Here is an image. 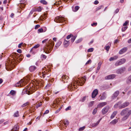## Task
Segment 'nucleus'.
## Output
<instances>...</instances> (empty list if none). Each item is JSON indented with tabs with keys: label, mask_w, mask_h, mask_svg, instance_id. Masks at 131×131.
Listing matches in <instances>:
<instances>
[{
	"label": "nucleus",
	"mask_w": 131,
	"mask_h": 131,
	"mask_svg": "<svg viewBox=\"0 0 131 131\" xmlns=\"http://www.w3.org/2000/svg\"><path fill=\"white\" fill-rule=\"evenodd\" d=\"M54 45V43L52 40H49L48 43L46 44V45L44 47L43 49V52L46 53H49L52 50Z\"/></svg>",
	"instance_id": "obj_4"
},
{
	"label": "nucleus",
	"mask_w": 131,
	"mask_h": 131,
	"mask_svg": "<svg viewBox=\"0 0 131 131\" xmlns=\"http://www.w3.org/2000/svg\"><path fill=\"white\" fill-rule=\"evenodd\" d=\"M25 46V43H23V42H21L18 45V47L19 48H21V46L24 47Z\"/></svg>",
	"instance_id": "obj_34"
},
{
	"label": "nucleus",
	"mask_w": 131,
	"mask_h": 131,
	"mask_svg": "<svg viewBox=\"0 0 131 131\" xmlns=\"http://www.w3.org/2000/svg\"><path fill=\"white\" fill-rule=\"evenodd\" d=\"M91 60H90L86 62V64H88L90 63H91Z\"/></svg>",
	"instance_id": "obj_58"
},
{
	"label": "nucleus",
	"mask_w": 131,
	"mask_h": 131,
	"mask_svg": "<svg viewBox=\"0 0 131 131\" xmlns=\"http://www.w3.org/2000/svg\"><path fill=\"white\" fill-rule=\"evenodd\" d=\"M61 107H60V108L57 110V111H56L55 112V113H57L58 112H59L60 111V110H61Z\"/></svg>",
	"instance_id": "obj_54"
},
{
	"label": "nucleus",
	"mask_w": 131,
	"mask_h": 131,
	"mask_svg": "<svg viewBox=\"0 0 131 131\" xmlns=\"http://www.w3.org/2000/svg\"><path fill=\"white\" fill-rule=\"evenodd\" d=\"M42 9V8L41 7H39L37 8H34L30 12V14H32L33 11H38L40 12Z\"/></svg>",
	"instance_id": "obj_10"
},
{
	"label": "nucleus",
	"mask_w": 131,
	"mask_h": 131,
	"mask_svg": "<svg viewBox=\"0 0 131 131\" xmlns=\"http://www.w3.org/2000/svg\"><path fill=\"white\" fill-rule=\"evenodd\" d=\"M103 5H101L99 6L98 7L96 8V11H98V10L101 9L102 8H103Z\"/></svg>",
	"instance_id": "obj_37"
},
{
	"label": "nucleus",
	"mask_w": 131,
	"mask_h": 131,
	"mask_svg": "<svg viewBox=\"0 0 131 131\" xmlns=\"http://www.w3.org/2000/svg\"><path fill=\"white\" fill-rule=\"evenodd\" d=\"M117 113V111H114L113 114H112L111 116V118H113L115 116V115Z\"/></svg>",
	"instance_id": "obj_29"
},
{
	"label": "nucleus",
	"mask_w": 131,
	"mask_h": 131,
	"mask_svg": "<svg viewBox=\"0 0 131 131\" xmlns=\"http://www.w3.org/2000/svg\"><path fill=\"white\" fill-rule=\"evenodd\" d=\"M118 119H115L112 121L111 122V123L113 124H116L118 122Z\"/></svg>",
	"instance_id": "obj_30"
},
{
	"label": "nucleus",
	"mask_w": 131,
	"mask_h": 131,
	"mask_svg": "<svg viewBox=\"0 0 131 131\" xmlns=\"http://www.w3.org/2000/svg\"><path fill=\"white\" fill-rule=\"evenodd\" d=\"M69 44V41H67L64 40V46L66 47H67Z\"/></svg>",
	"instance_id": "obj_24"
},
{
	"label": "nucleus",
	"mask_w": 131,
	"mask_h": 131,
	"mask_svg": "<svg viewBox=\"0 0 131 131\" xmlns=\"http://www.w3.org/2000/svg\"><path fill=\"white\" fill-rule=\"evenodd\" d=\"M127 82L128 83L131 82V75H130L127 79Z\"/></svg>",
	"instance_id": "obj_31"
},
{
	"label": "nucleus",
	"mask_w": 131,
	"mask_h": 131,
	"mask_svg": "<svg viewBox=\"0 0 131 131\" xmlns=\"http://www.w3.org/2000/svg\"><path fill=\"white\" fill-rule=\"evenodd\" d=\"M18 55V54L16 53L13 54V56L10 57L9 60L7 61L5 63V66L6 69L7 70H8L9 69L11 70L14 67L15 63V61H16L19 56Z\"/></svg>",
	"instance_id": "obj_1"
},
{
	"label": "nucleus",
	"mask_w": 131,
	"mask_h": 131,
	"mask_svg": "<svg viewBox=\"0 0 131 131\" xmlns=\"http://www.w3.org/2000/svg\"><path fill=\"white\" fill-rule=\"evenodd\" d=\"M85 128V126H83L82 127L80 128L79 129V131H81L84 130Z\"/></svg>",
	"instance_id": "obj_42"
},
{
	"label": "nucleus",
	"mask_w": 131,
	"mask_h": 131,
	"mask_svg": "<svg viewBox=\"0 0 131 131\" xmlns=\"http://www.w3.org/2000/svg\"><path fill=\"white\" fill-rule=\"evenodd\" d=\"M4 121V120L2 119L0 120V124H1Z\"/></svg>",
	"instance_id": "obj_56"
},
{
	"label": "nucleus",
	"mask_w": 131,
	"mask_h": 131,
	"mask_svg": "<svg viewBox=\"0 0 131 131\" xmlns=\"http://www.w3.org/2000/svg\"><path fill=\"white\" fill-rule=\"evenodd\" d=\"M128 22L127 21H125V23H124L123 24V26H125L127 25L128 24Z\"/></svg>",
	"instance_id": "obj_62"
},
{
	"label": "nucleus",
	"mask_w": 131,
	"mask_h": 131,
	"mask_svg": "<svg viewBox=\"0 0 131 131\" xmlns=\"http://www.w3.org/2000/svg\"><path fill=\"white\" fill-rule=\"evenodd\" d=\"M73 37V35H68L67 37V39H69L70 38L72 37Z\"/></svg>",
	"instance_id": "obj_45"
},
{
	"label": "nucleus",
	"mask_w": 131,
	"mask_h": 131,
	"mask_svg": "<svg viewBox=\"0 0 131 131\" xmlns=\"http://www.w3.org/2000/svg\"><path fill=\"white\" fill-rule=\"evenodd\" d=\"M27 78H25V79H21L18 82L17 84L16 85V86H20L21 87L24 85L26 82V79Z\"/></svg>",
	"instance_id": "obj_5"
},
{
	"label": "nucleus",
	"mask_w": 131,
	"mask_h": 131,
	"mask_svg": "<svg viewBox=\"0 0 131 131\" xmlns=\"http://www.w3.org/2000/svg\"><path fill=\"white\" fill-rule=\"evenodd\" d=\"M64 125L67 127V125H68L69 124V121L67 120H65L64 121Z\"/></svg>",
	"instance_id": "obj_36"
},
{
	"label": "nucleus",
	"mask_w": 131,
	"mask_h": 131,
	"mask_svg": "<svg viewBox=\"0 0 131 131\" xmlns=\"http://www.w3.org/2000/svg\"><path fill=\"white\" fill-rule=\"evenodd\" d=\"M94 101H92L90 102L89 104V106H92L93 104H94Z\"/></svg>",
	"instance_id": "obj_50"
},
{
	"label": "nucleus",
	"mask_w": 131,
	"mask_h": 131,
	"mask_svg": "<svg viewBox=\"0 0 131 131\" xmlns=\"http://www.w3.org/2000/svg\"><path fill=\"white\" fill-rule=\"evenodd\" d=\"M19 128V126L18 125H15L14 128L12 129V131H17Z\"/></svg>",
	"instance_id": "obj_26"
},
{
	"label": "nucleus",
	"mask_w": 131,
	"mask_h": 131,
	"mask_svg": "<svg viewBox=\"0 0 131 131\" xmlns=\"http://www.w3.org/2000/svg\"><path fill=\"white\" fill-rule=\"evenodd\" d=\"M48 39H45L44 40L42 41V43H43L45 42H46L48 41Z\"/></svg>",
	"instance_id": "obj_60"
},
{
	"label": "nucleus",
	"mask_w": 131,
	"mask_h": 131,
	"mask_svg": "<svg viewBox=\"0 0 131 131\" xmlns=\"http://www.w3.org/2000/svg\"><path fill=\"white\" fill-rule=\"evenodd\" d=\"M17 52L19 53H21V49H19L17 50Z\"/></svg>",
	"instance_id": "obj_63"
},
{
	"label": "nucleus",
	"mask_w": 131,
	"mask_h": 131,
	"mask_svg": "<svg viewBox=\"0 0 131 131\" xmlns=\"http://www.w3.org/2000/svg\"><path fill=\"white\" fill-rule=\"evenodd\" d=\"M41 56L44 59H46L47 57V56L44 54L41 55Z\"/></svg>",
	"instance_id": "obj_59"
},
{
	"label": "nucleus",
	"mask_w": 131,
	"mask_h": 131,
	"mask_svg": "<svg viewBox=\"0 0 131 131\" xmlns=\"http://www.w3.org/2000/svg\"><path fill=\"white\" fill-rule=\"evenodd\" d=\"M115 77V74H112L106 76L105 79L106 80L112 79L114 78Z\"/></svg>",
	"instance_id": "obj_12"
},
{
	"label": "nucleus",
	"mask_w": 131,
	"mask_h": 131,
	"mask_svg": "<svg viewBox=\"0 0 131 131\" xmlns=\"http://www.w3.org/2000/svg\"><path fill=\"white\" fill-rule=\"evenodd\" d=\"M86 98V96L84 97L81 100V101L82 102H84Z\"/></svg>",
	"instance_id": "obj_61"
},
{
	"label": "nucleus",
	"mask_w": 131,
	"mask_h": 131,
	"mask_svg": "<svg viewBox=\"0 0 131 131\" xmlns=\"http://www.w3.org/2000/svg\"><path fill=\"white\" fill-rule=\"evenodd\" d=\"M129 104V102H126L121 104V106L120 107L122 108H124L128 106Z\"/></svg>",
	"instance_id": "obj_14"
},
{
	"label": "nucleus",
	"mask_w": 131,
	"mask_h": 131,
	"mask_svg": "<svg viewBox=\"0 0 131 131\" xmlns=\"http://www.w3.org/2000/svg\"><path fill=\"white\" fill-rule=\"evenodd\" d=\"M102 64V63L101 62H100L98 64V66H97V70H98V71L100 69L101 66V64Z\"/></svg>",
	"instance_id": "obj_32"
},
{
	"label": "nucleus",
	"mask_w": 131,
	"mask_h": 131,
	"mask_svg": "<svg viewBox=\"0 0 131 131\" xmlns=\"http://www.w3.org/2000/svg\"><path fill=\"white\" fill-rule=\"evenodd\" d=\"M109 108V107L108 106H107L104 108L102 109V114H106L108 112Z\"/></svg>",
	"instance_id": "obj_9"
},
{
	"label": "nucleus",
	"mask_w": 131,
	"mask_h": 131,
	"mask_svg": "<svg viewBox=\"0 0 131 131\" xmlns=\"http://www.w3.org/2000/svg\"><path fill=\"white\" fill-rule=\"evenodd\" d=\"M35 87L36 89H38L39 87L42 86L43 85V83L42 80L37 81L35 84Z\"/></svg>",
	"instance_id": "obj_8"
},
{
	"label": "nucleus",
	"mask_w": 131,
	"mask_h": 131,
	"mask_svg": "<svg viewBox=\"0 0 131 131\" xmlns=\"http://www.w3.org/2000/svg\"><path fill=\"white\" fill-rule=\"evenodd\" d=\"M105 98L106 97L105 96L103 95L100 98V99L101 100H104L105 99Z\"/></svg>",
	"instance_id": "obj_53"
},
{
	"label": "nucleus",
	"mask_w": 131,
	"mask_h": 131,
	"mask_svg": "<svg viewBox=\"0 0 131 131\" xmlns=\"http://www.w3.org/2000/svg\"><path fill=\"white\" fill-rule=\"evenodd\" d=\"M42 105L41 102H40L39 103H38V105L36 106V108H38V107H40Z\"/></svg>",
	"instance_id": "obj_49"
},
{
	"label": "nucleus",
	"mask_w": 131,
	"mask_h": 131,
	"mask_svg": "<svg viewBox=\"0 0 131 131\" xmlns=\"http://www.w3.org/2000/svg\"><path fill=\"white\" fill-rule=\"evenodd\" d=\"M122 102L121 101H119L114 105V107L115 108L119 107V109H122V108H120V107L121 106Z\"/></svg>",
	"instance_id": "obj_18"
},
{
	"label": "nucleus",
	"mask_w": 131,
	"mask_h": 131,
	"mask_svg": "<svg viewBox=\"0 0 131 131\" xmlns=\"http://www.w3.org/2000/svg\"><path fill=\"white\" fill-rule=\"evenodd\" d=\"M98 93V91L97 89L94 90L92 93V98H95Z\"/></svg>",
	"instance_id": "obj_13"
},
{
	"label": "nucleus",
	"mask_w": 131,
	"mask_h": 131,
	"mask_svg": "<svg viewBox=\"0 0 131 131\" xmlns=\"http://www.w3.org/2000/svg\"><path fill=\"white\" fill-rule=\"evenodd\" d=\"M49 111L48 110H46L44 114H46L48 113L49 112Z\"/></svg>",
	"instance_id": "obj_64"
},
{
	"label": "nucleus",
	"mask_w": 131,
	"mask_h": 131,
	"mask_svg": "<svg viewBox=\"0 0 131 131\" xmlns=\"http://www.w3.org/2000/svg\"><path fill=\"white\" fill-rule=\"evenodd\" d=\"M119 93V92L118 91H116L114 94L113 96H112V98L113 99L115 97H117Z\"/></svg>",
	"instance_id": "obj_22"
},
{
	"label": "nucleus",
	"mask_w": 131,
	"mask_h": 131,
	"mask_svg": "<svg viewBox=\"0 0 131 131\" xmlns=\"http://www.w3.org/2000/svg\"><path fill=\"white\" fill-rule=\"evenodd\" d=\"M77 37V36H73V37H72L71 38V41L72 42H74V41L75 40Z\"/></svg>",
	"instance_id": "obj_33"
},
{
	"label": "nucleus",
	"mask_w": 131,
	"mask_h": 131,
	"mask_svg": "<svg viewBox=\"0 0 131 131\" xmlns=\"http://www.w3.org/2000/svg\"><path fill=\"white\" fill-rule=\"evenodd\" d=\"M19 112L18 111H17L15 112L14 115V117H18L19 116Z\"/></svg>",
	"instance_id": "obj_35"
},
{
	"label": "nucleus",
	"mask_w": 131,
	"mask_h": 131,
	"mask_svg": "<svg viewBox=\"0 0 131 131\" xmlns=\"http://www.w3.org/2000/svg\"><path fill=\"white\" fill-rule=\"evenodd\" d=\"M127 47H124L122 49L120 50L119 53L120 54H121L126 52L127 50Z\"/></svg>",
	"instance_id": "obj_19"
},
{
	"label": "nucleus",
	"mask_w": 131,
	"mask_h": 131,
	"mask_svg": "<svg viewBox=\"0 0 131 131\" xmlns=\"http://www.w3.org/2000/svg\"><path fill=\"white\" fill-rule=\"evenodd\" d=\"M101 119L102 118H101L100 120L98 121L96 123H94L92 124L91 125V126H92V127H96L99 124Z\"/></svg>",
	"instance_id": "obj_20"
},
{
	"label": "nucleus",
	"mask_w": 131,
	"mask_h": 131,
	"mask_svg": "<svg viewBox=\"0 0 131 131\" xmlns=\"http://www.w3.org/2000/svg\"><path fill=\"white\" fill-rule=\"evenodd\" d=\"M73 11L74 12H76L79 9L80 7L79 6H76L74 8L73 7H72Z\"/></svg>",
	"instance_id": "obj_25"
},
{
	"label": "nucleus",
	"mask_w": 131,
	"mask_h": 131,
	"mask_svg": "<svg viewBox=\"0 0 131 131\" xmlns=\"http://www.w3.org/2000/svg\"><path fill=\"white\" fill-rule=\"evenodd\" d=\"M97 23H94L93 24L91 25L92 26H96L97 25Z\"/></svg>",
	"instance_id": "obj_57"
},
{
	"label": "nucleus",
	"mask_w": 131,
	"mask_h": 131,
	"mask_svg": "<svg viewBox=\"0 0 131 131\" xmlns=\"http://www.w3.org/2000/svg\"><path fill=\"white\" fill-rule=\"evenodd\" d=\"M62 43L61 41H59L56 44L55 46L54 47V49H57L60 46Z\"/></svg>",
	"instance_id": "obj_21"
},
{
	"label": "nucleus",
	"mask_w": 131,
	"mask_h": 131,
	"mask_svg": "<svg viewBox=\"0 0 131 131\" xmlns=\"http://www.w3.org/2000/svg\"><path fill=\"white\" fill-rule=\"evenodd\" d=\"M121 115L123 116L121 119L122 121H124L127 119L131 114V110L128 108L123 109L121 112Z\"/></svg>",
	"instance_id": "obj_3"
},
{
	"label": "nucleus",
	"mask_w": 131,
	"mask_h": 131,
	"mask_svg": "<svg viewBox=\"0 0 131 131\" xmlns=\"http://www.w3.org/2000/svg\"><path fill=\"white\" fill-rule=\"evenodd\" d=\"M36 67L35 66H31L29 68V70L30 72H33L35 71Z\"/></svg>",
	"instance_id": "obj_23"
},
{
	"label": "nucleus",
	"mask_w": 131,
	"mask_h": 131,
	"mask_svg": "<svg viewBox=\"0 0 131 131\" xmlns=\"http://www.w3.org/2000/svg\"><path fill=\"white\" fill-rule=\"evenodd\" d=\"M65 19L63 17L61 16H58L55 18L54 21L57 23H61L64 21Z\"/></svg>",
	"instance_id": "obj_6"
},
{
	"label": "nucleus",
	"mask_w": 131,
	"mask_h": 131,
	"mask_svg": "<svg viewBox=\"0 0 131 131\" xmlns=\"http://www.w3.org/2000/svg\"><path fill=\"white\" fill-rule=\"evenodd\" d=\"M71 107L70 106H69L66 109V110L67 111L71 109Z\"/></svg>",
	"instance_id": "obj_55"
},
{
	"label": "nucleus",
	"mask_w": 131,
	"mask_h": 131,
	"mask_svg": "<svg viewBox=\"0 0 131 131\" xmlns=\"http://www.w3.org/2000/svg\"><path fill=\"white\" fill-rule=\"evenodd\" d=\"M46 30V28H45V31H43V29L41 28L40 29H39L38 30V33L42 32L45 31Z\"/></svg>",
	"instance_id": "obj_38"
},
{
	"label": "nucleus",
	"mask_w": 131,
	"mask_h": 131,
	"mask_svg": "<svg viewBox=\"0 0 131 131\" xmlns=\"http://www.w3.org/2000/svg\"><path fill=\"white\" fill-rule=\"evenodd\" d=\"M93 50V48H89L88 50V52H92Z\"/></svg>",
	"instance_id": "obj_46"
},
{
	"label": "nucleus",
	"mask_w": 131,
	"mask_h": 131,
	"mask_svg": "<svg viewBox=\"0 0 131 131\" xmlns=\"http://www.w3.org/2000/svg\"><path fill=\"white\" fill-rule=\"evenodd\" d=\"M97 108H95L93 111L92 112V114L94 115L97 112Z\"/></svg>",
	"instance_id": "obj_39"
},
{
	"label": "nucleus",
	"mask_w": 131,
	"mask_h": 131,
	"mask_svg": "<svg viewBox=\"0 0 131 131\" xmlns=\"http://www.w3.org/2000/svg\"><path fill=\"white\" fill-rule=\"evenodd\" d=\"M107 104L106 102H103L99 103L97 106V108H101Z\"/></svg>",
	"instance_id": "obj_17"
},
{
	"label": "nucleus",
	"mask_w": 131,
	"mask_h": 131,
	"mask_svg": "<svg viewBox=\"0 0 131 131\" xmlns=\"http://www.w3.org/2000/svg\"><path fill=\"white\" fill-rule=\"evenodd\" d=\"M40 46V45L39 44H37L34 46L30 50V52H32L34 51V49H36L38 48Z\"/></svg>",
	"instance_id": "obj_28"
},
{
	"label": "nucleus",
	"mask_w": 131,
	"mask_h": 131,
	"mask_svg": "<svg viewBox=\"0 0 131 131\" xmlns=\"http://www.w3.org/2000/svg\"><path fill=\"white\" fill-rule=\"evenodd\" d=\"M29 104V103L28 102H27L24 104L21 105V107H24L27 105H28Z\"/></svg>",
	"instance_id": "obj_43"
},
{
	"label": "nucleus",
	"mask_w": 131,
	"mask_h": 131,
	"mask_svg": "<svg viewBox=\"0 0 131 131\" xmlns=\"http://www.w3.org/2000/svg\"><path fill=\"white\" fill-rule=\"evenodd\" d=\"M127 27L125 26L123 27L122 29L123 31H124L127 28Z\"/></svg>",
	"instance_id": "obj_48"
},
{
	"label": "nucleus",
	"mask_w": 131,
	"mask_h": 131,
	"mask_svg": "<svg viewBox=\"0 0 131 131\" xmlns=\"http://www.w3.org/2000/svg\"><path fill=\"white\" fill-rule=\"evenodd\" d=\"M118 57L117 56H115L113 57H111L109 59V61H111L117 59Z\"/></svg>",
	"instance_id": "obj_27"
},
{
	"label": "nucleus",
	"mask_w": 131,
	"mask_h": 131,
	"mask_svg": "<svg viewBox=\"0 0 131 131\" xmlns=\"http://www.w3.org/2000/svg\"><path fill=\"white\" fill-rule=\"evenodd\" d=\"M110 48V47L109 46H106L105 47V49L108 51L109 50V49Z\"/></svg>",
	"instance_id": "obj_51"
},
{
	"label": "nucleus",
	"mask_w": 131,
	"mask_h": 131,
	"mask_svg": "<svg viewBox=\"0 0 131 131\" xmlns=\"http://www.w3.org/2000/svg\"><path fill=\"white\" fill-rule=\"evenodd\" d=\"M86 79V77H84L81 78L79 80H78L77 82L76 81H74L71 85L68 86V88L69 89L72 91L71 90H74L75 88L77 89V85H78L82 86L85 83Z\"/></svg>",
	"instance_id": "obj_2"
},
{
	"label": "nucleus",
	"mask_w": 131,
	"mask_h": 131,
	"mask_svg": "<svg viewBox=\"0 0 131 131\" xmlns=\"http://www.w3.org/2000/svg\"><path fill=\"white\" fill-rule=\"evenodd\" d=\"M10 94L12 95H14L15 94V91L14 90H11L10 92Z\"/></svg>",
	"instance_id": "obj_41"
},
{
	"label": "nucleus",
	"mask_w": 131,
	"mask_h": 131,
	"mask_svg": "<svg viewBox=\"0 0 131 131\" xmlns=\"http://www.w3.org/2000/svg\"><path fill=\"white\" fill-rule=\"evenodd\" d=\"M47 72H45V71H44L43 72H42V73L40 72V74L42 76L43 78L46 77H48L50 76V75L47 74Z\"/></svg>",
	"instance_id": "obj_11"
},
{
	"label": "nucleus",
	"mask_w": 131,
	"mask_h": 131,
	"mask_svg": "<svg viewBox=\"0 0 131 131\" xmlns=\"http://www.w3.org/2000/svg\"><path fill=\"white\" fill-rule=\"evenodd\" d=\"M57 104L58 105V102L57 100H56L54 101V102L53 103V104L52 105L53 106H54V105H56Z\"/></svg>",
	"instance_id": "obj_47"
},
{
	"label": "nucleus",
	"mask_w": 131,
	"mask_h": 131,
	"mask_svg": "<svg viewBox=\"0 0 131 131\" xmlns=\"http://www.w3.org/2000/svg\"><path fill=\"white\" fill-rule=\"evenodd\" d=\"M40 27V25H36L35 27V29H37L39 27Z\"/></svg>",
	"instance_id": "obj_52"
},
{
	"label": "nucleus",
	"mask_w": 131,
	"mask_h": 131,
	"mask_svg": "<svg viewBox=\"0 0 131 131\" xmlns=\"http://www.w3.org/2000/svg\"><path fill=\"white\" fill-rule=\"evenodd\" d=\"M69 77L66 75H63L62 76V79L63 81L64 82H67L68 80Z\"/></svg>",
	"instance_id": "obj_16"
},
{
	"label": "nucleus",
	"mask_w": 131,
	"mask_h": 131,
	"mask_svg": "<svg viewBox=\"0 0 131 131\" xmlns=\"http://www.w3.org/2000/svg\"><path fill=\"white\" fill-rule=\"evenodd\" d=\"M40 2L44 4H47V2L44 0H41L40 1Z\"/></svg>",
	"instance_id": "obj_40"
},
{
	"label": "nucleus",
	"mask_w": 131,
	"mask_h": 131,
	"mask_svg": "<svg viewBox=\"0 0 131 131\" xmlns=\"http://www.w3.org/2000/svg\"><path fill=\"white\" fill-rule=\"evenodd\" d=\"M82 40V38H80L78 40L76 41L75 42L76 43H78L80 42Z\"/></svg>",
	"instance_id": "obj_44"
},
{
	"label": "nucleus",
	"mask_w": 131,
	"mask_h": 131,
	"mask_svg": "<svg viewBox=\"0 0 131 131\" xmlns=\"http://www.w3.org/2000/svg\"><path fill=\"white\" fill-rule=\"evenodd\" d=\"M125 68H121L120 69H118L116 71V72L118 74H121L123 73L124 71L125 70Z\"/></svg>",
	"instance_id": "obj_15"
},
{
	"label": "nucleus",
	"mask_w": 131,
	"mask_h": 131,
	"mask_svg": "<svg viewBox=\"0 0 131 131\" xmlns=\"http://www.w3.org/2000/svg\"><path fill=\"white\" fill-rule=\"evenodd\" d=\"M126 61V59L124 58L121 59L117 61L115 63V66H117L124 63Z\"/></svg>",
	"instance_id": "obj_7"
}]
</instances>
